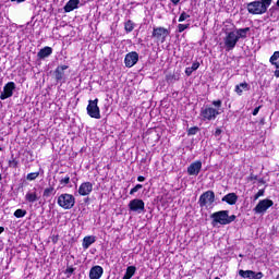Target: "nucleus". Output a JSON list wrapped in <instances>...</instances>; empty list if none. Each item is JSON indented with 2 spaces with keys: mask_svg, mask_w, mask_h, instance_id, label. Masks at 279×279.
<instances>
[{
  "mask_svg": "<svg viewBox=\"0 0 279 279\" xmlns=\"http://www.w3.org/2000/svg\"><path fill=\"white\" fill-rule=\"evenodd\" d=\"M189 27H190V24H179L178 25V32L180 34H182V32H184L185 29H189Z\"/></svg>",
  "mask_w": 279,
  "mask_h": 279,
  "instance_id": "35",
  "label": "nucleus"
},
{
  "mask_svg": "<svg viewBox=\"0 0 279 279\" xmlns=\"http://www.w3.org/2000/svg\"><path fill=\"white\" fill-rule=\"evenodd\" d=\"M77 5H80V0H70L64 5V12H73V10H77Z\"/></svg>",
  "mask_w": 279,
  "mask_h": 279,
  "instance_id": "20",
  "label": "nucleus"
},
{
  "mask_svg": "<svg viewBox=\"0 0 279 279\" xmlns=\"http://www.w3.org/2000/svg\"><path fill=\"white\" fill-rule=\"evenodd\" d=\"M14 90H16V84L14 82L7 83L3 87V92L0 94V99L2 101L10 99V97L14 95Z\"/></svg>",
  "mask_w": 279,
  "mask_h": 279,
  "instance_id": "10",
  "label": "nucleus"
},
{
  "mask_svg": "<svg viewBox=\"0 0 279 279\" xmlns=\"http://www.w3.org/2000/svg\"><path fill=\"white\" fill-rule=\"evenodd\" d=\"M38 199H40V195H38V190L36 187L28 191L25 195V201L28 202V204H34L35 202H38Z\"/></svg>",
  "mask_w": 279,
  "mask_h": 279,
  "instance_id": "15",
  "label": "nucleus"
},
{
  "mask_svg": "<svg viewBox=\"0 0 279 279\" xmlns=\"http://www.w3.org/2000/svg\"><path fill=\"white\" fill-rule=\"evenodd\" d=\"M252 274H254V270H239V276H241V278L250 279Z\"/></svg>",
  "mask_w": 279,
  "mask_h": 279,
  "instance_id": "27",
  "label": "nucleus"
},
{
  "mask_svg": "<svg viewBox=\"0 0 279 279\" xmlns=\"http://www.w3.org/2000/svg\"><path fill=\"white\" fill-rule=\"evenodd\" d=\"M95 236L93 235H87L83 239V250H88V247H90L93 245V243H95Z\"/></svg>",
  "mask_w": 279,
  "mask_h": 279,
  "instance_id": "21",
  "label": "nucleus"
},
{
  "mask_svg": "<svg viewBox=\"0 0 279 279\" xmlns=\"http://www.w3.org/2000/svg\"><path fill=\"white\" fill-rule=\"evenodd\" d=\"M136 274L135 266H129L122 279H131Z\"/></svg>",
  "mask_w": 279,
  "mask_h": 279,
  "instance_id": "23",
  "label": "nucleus"
},
{
  "mask_svg": "<svg viewBox=\"0 0 279 279\" xmlns=\"http://www.w3.org/2000/svg\"><path fill=\"white\" fill-rule=\"evenodd\" d=\"M251 180H258V175L252 174V175H251Z\"/></svg>",
  "mask_w": 279,
  "mask_h": 279,
  "instance_id": "45",
  "label": "nucleus"
},
{
  "mask_svg": "<svg viewBox=\"0 0 279 279\" xmlns=\"http://www.w3.org/2000/svg\"><path fill=\"white\" fill-rule=\"evenodd\" d=\"M243 90H250V84H247L246 82L240 83L235 86L236 95H243Z\"/></svg>",
  "mask_w": 279,
  "mask_h": 279,
  "instance_id": "22",
  "label": "nucleus"
},
{
  "mask_svg": "<svg viewBox=\"0 0 279 279\" xmlns=\"http://www.w3.org/2000/svg\"><path fill=\"white\" fill-rule=\"evenodd\" d=\"M53 191H54L53 186L45 189L43 193V197H46V198L51 197V195H53Z\"/></svg>",
  "mask_w": 279,
  "mask_h": 279,
  "instance_id": "29",
  "label": "nucleus"
},
{
  "mask_svg": "<svg viewBox=\"0 0 279 279\" xmlns=\"http://www.w3.org/2000/svg\"><path fill=\"white\" fill-rule=\"evenodd\" d=\"M186 19H191V15H189L186 12H182L179 17V23H183V21H186Z\"/></svg>",
  "mask_w": 279,
  "mask_h": 279,
  "instance_id": "34",
  "label": "nucleus"
},
{
  "mask_svg": "<svg viewBox=\"0 0 279 279\" xmlns=\"http://www.w3.org/2000/svg\"><path fill=\"white\" fill-rule=\"evenodd\" d=\"M250 279H263V272L253 271V274L250 276Z\"/></svg>",
  "mask_w": 279,
  "mask_h": 279,
  "instance_id": "36",
  "label": "nucleus"
},
{
  "mask_svg": "<svg viewBox=\"0 0 279 279\" xmlns=\"http://www.w3.org/2000/svg\"><path fill=\"white\" fill-rule=\"evenodd\" d=\"M259 2L265 7V11L267 12V8L271 5V0H259Z\"/></svg>",
  "mask_w": 279,
  "mask_h": 279,
  "instance_id": "37",
  "label": "nucleus"
},
{
  "mask_svg": "<svg viewBox=\"0 0 279 279\" xmlns=\"http://www.w3.org/2000/svg\"><path fill=\"white\" fill-rule=\"evenodd\" d=\"M221 129H217L216 131H215V136H221Z\"/></svg>",
  "mask_w": 279,
  "mask_h": 279,
  "instance_id": "40",
  "label": "nucleus"
},
{
  "mask_svg": "<svg viewBox=\"0 0 279 279\" xmlns=\"http://www.w3.org/2000/svg\"><path fill=\"white\" fill-rule=\"evenodd\" d=\"M197 132H199V128L192 126L189 129L187 134H189V136H195V134H197Z\"/></svg>",
  "mask_w": 279,
  "mask_h": 279,
  "instance_id": "31",
  "label": "nucleus"
},
{
  "mask_svg": "<svg viewBox=\"0 0 279 279\" xmlns=\"http://www.w3.org/2000/svg\"><path fill=\"white\" fill-rule=\"evenodd\" d=\"M97 104H99V99H97V98L95 100L88 101L87 114L92 119H101V111L99 110V106Z\"/></svg>",
  "mask_w": 279,
  "mask_h": 279,
  "instance_id": "8",
  "label": "nucleus"
},
{
  "mask_svg": "<svg viewBox=\"0 0 279 279\" xmlns=\"http://www.w3.org/2000/svg\"><path fill=\"white\" fill-rule=\"evenodd\" d=\"M101 276H104V267L97 265L90 268L89 279H99Z\"/></svg>",
  "mask_w": 279,
  "mask_h": 279,
  "instance_id": "16",
  "label": "nucleus"
},
{
  "mask_svg": "<svg viewBox=\"0 0 279 279\" xmlns=\"http://www.w3.org/2000/svg\"><path fill=\"white\" fill-rule=\"evenodd\" d=\"M0 151H3V148H2V147H0Z\"/></svg>",
  "mask_w": 279,
  "mask_h": 279,
  "instance_id": "49",
  "label": "nucleus"
},
{
  "mask_svg": "<svg viewBox=\"0 0 279 279\" xmlns=\"http://www.w3.org/2000/svg\"><path fill=\"white\" fill-rule=\"evenodd\" d=\"M124 29H125L126 34H130L131 32H134V22H132L131 20L125 22Z\"/></svg>",
  "mask_w": 279,
  "mask_h": 279,
  "instance_id": "25",
  "label": "nucleus"
},
{
  "mask_svg": "<svg viewBox=\"0 0 279 279\" xmlns=\"http://www.w3.org/2000/svg\"><path fill=\"white\" fill-rule=\"evenodd\" d=\"M51 53H53V48L46 46L37 52V58H38V60H45V58H49V56H51Z\"/></svg>",
  "mask_w": 279,
  "mask_h": 279,
  "instance_id": "17",
  "label": "nucleus"
},
{
  "mask_svg": "<svg viewBox=\"0 0 279 279\" xmlns=\"http://www.w3.org/2000/svg\"><path fill=\"white\" fill-rule=\"evenodd\" d=\"M214 106V107H213ZM221 106H223V102L218 99L214 100L210 105H206L201 109V117L203 121H215L223 110H221Z\"/></svg>",
  "mask_w": 279,
  "mask_h": 279,
  "instance_id": "2",
  "label": "nucleus"
},
{
  "mask_svg": "<svg viewBox=\"0 0 279 279\" xmlns=\"http://www.w3.org/2000/svg\"><path fill=\"white\" fill-rule=\"evenodd\" d=\"M258 112H260V106L256 107V108L253 110V117H256V114H258Z\"/></svg>",
  "mask_w": 279,
  "mask_h": 279,
  "instance_id": "39",
  "label": "nucleus"
},
{
  "mask_svg": "<svg viewBox=\"0 0 279 279\" xmlns=\"http://www.w3.org/2000/svg\"><path fill=\"white\" fill-rule=\"evenodd\" d=\"M9 167H12V169H16V167H19V161L16 160H10L9 161Z\"/></svg>",
  "mask_w": 279,
  "mask_h": 279,
  "instance_id": "38",
  "label": "nucleus"
},
{
  "mask_svg": "<svg viewBox=\"0 0 279 279\" xmlns=\"http://www.w3.org/2000/svg\"><path fill=\"white\" fill-rule=\"evenodd\" d=\"M271 206H274V201L264 198L254 207L253 213H255V215H265Z\"/></svg>",
  "mask_w": 279,
  "mask_h": 279,
  "instance_id": "7",
  "label": "nucleus"
},
{
  "mask_svg": "<svg viewBox=\"0 0 279 279\" xmlns=\"http://www.w3.org/2000/svg\"><path fill=\"white\" fill-rule=\"evenodd\" d=\"M210 218L213 219V226H230L233 221L236 220V216L231 215L229 210H220L211 214Z\"/></svg>",
  "mask_w": 279,
  "mask_h": 279,
  "instance_id": "3",
  "label": "nucleus"
},
{
  "mask_svg": "<svg viewBox=\"0 0 279 279\" xmlns=\"http://www.w3.org/2000/svg\"><path fill=\"white\" fill-rule=\"evenodd\" d=\"M247 34H250V27L235 28L234 31L227 32L223 38L226 51H232L241 38H247Z\"/></svg>",
  "mask_w": 279,
  "mask_h": 279,
  "instance_id": "1",
  "label": "nucleus"
},
{
  "mask_svg": "<svg viewBox=\"0 0 279 279\" xmlns=\"http://www.w3.org/2000/svg\"><path fill=\"white\" fill-rule=\"evenodd\" d=\"M2 232H5V228L0 227V234H2Z\"/></svg>",
  "mask_w": 279,
  "mask_h": 279,
  "instance_id": "46",
  "label": "nucleus"
},
{
  "mask_svg": "<svg viewBox=\"0 0 279 279\" xmlns=\"http://www.w3.org/2000/svg\"><path fill=\"white\" fill-rule=\"evenodd\" d=\"M143 189V184H136L133 189L130 191V195H134V193H138Z\"/></svg>",
  "mask_w": 279,
  "mask_h": 279,
  "instance_id": "33",
  "label": "nucleus"
},
{
  "mask_svg": "<svg viewBox=\"0 0 279 279\" xmlns=\"http://www.w3.org/2000/svg\"><path fill=\"white\" fill-rule=\"evenodd\" d=\"M221 202H226L229 206H234L239 202V196L235 193H229L222 197Z\"/></svg>",
  "mask_w": 279,
  "mask_h": 279,
  "instance_id": "18",
  "label": "nucleus"
},
{
  "mask_svg": "<svg viewBox=\"0 0 279 279\" xmlns=\"http://www.w3.org/2000/svg\"><path fill=\"white\" fill-rule=\"evenodd\" d=\"M215 279H221V278H219V277H215Z\"/></svg>",
  "mask_w": 279,
  "mask_h": 279,
  "instance_id": "50",
  "label": "nucleus"
},
{
  "mask_svg": "<svg viewBox=\"0 0 279 279\" xmlns=\"http://www.w3.org/2000/svg\"><path fill=\"white\" fill-rule=\"evenodd\" d=\"M12 2L23 3L25 0H11Z\"/></svg>",
  "mask_w": 279,
  "mask_h": 279,
  "instance_id": "44",
  "label": "nucleus"
},
{
  "mask_svg": "<svg viewBox=\"0 0 279 279\" xmlns=\"http://www.w3.org/2000/svg\"><path fill=\"white\" fill-rule=\"evenodd\" d=\"M38 175H40V172H31L26 175V180L33 182V180H36V178H38Z\"/></svg>",
  "mask_w": 279,
  "mask_h": 279,
  "instance_id": "30",
  "label": "nucleus"
},
{
  "mask_svg": "<svg viewBox=\"0 0 279 279\" xmlns=\"http://www.w3.org/2000/svg\"><path fill=\"white\" fill-rule=\"evenodd\" d=\"M137 182H145V177L143 175L137 177Z\"/></svg>",
  "mask_w": 279,
  "mask_h": 279,
  "instance_id": "41",
  "label": "nucleus"
},
{
  "mask_svg": "<svg viewBox=\"0 0 279 279\" xmlns=\"http://www.w3.org/2000/svg\"><path fill=\"white\" fill-rule=\"evenodd\" d=\"M57 204L63 210H71L75 206V196L73 194L63 193L58 196Z\"/></svg>",
  "mask_w": 279,
  "mask_h": 279,
  "instance_id": "4",
  "label": "nucleus"
},
{
  "mask_svg": "<svg viewBox=\"0 0 279 279\" xmlns=\"http://www.w3.org/2000/svg\"><path fill=\"white\" fill-rule=\"evenodd\" d=\"M277 5H278V8H279V0L277 1Z\"/></svg>",
  "mask_w": 279,
  "mask_h": 279,
  "instance_id": "48",
  "label": "nucleus"
},
{
  "mask_svg": "<svg viewBox=\"0 0 279 279\" xmlns=\"http://www.w3.org/2000/svg\"><path fill=\"white\" fill-rule=\"evenodd\" d=\"M93 193V183L90 182H84L78 187V195L82 197H86V195H89Z\"/></svg>",
  "mask_w": 279,
  "mask_h": 279,
  "instance_id": "14",
  "label": "nucleus"
},
{
  "mask_svg": "<svg viewBox=\"0 0 279 279\" xmlns=\"http://www.w3.org/2000/svg\"><path fill=\"white\" fill-rule=\"evenodd\" d=\"M247 12L250 14H265V12L267 11L265 10L263 3L258 1H253L247 4Z\"/></svg>",
  "mask_w": 279,
  "mask_h": 279,
  "instance_id": "11",
  "label": "nucleus"
},
{
  "mask_svg": "<svg viewBox=\"0 0 279 279\" xmlns=\"http://www.w3.org/2000/svg\"><path fill=\"white\" fill-rule=\"evenodd\" d=\"M1 180H3V177L0 174V182H1Z\"/></svg>",
  "mask_w": 279,
  "mask_h": 279,
  "instance_id": "47",
  "label": "nucleus"
},
{
  "mask_svg": "<svg viewBox=\"0 0 279 279\" xmlns=\"http://www.w3.org/2000/svg\"><path fill=\"white\" fill-rule=\"evenodd\" d=\"M73 271H75V269H73V268H68L66 269V274H73Z\"/></svg>",
  "mask_w": 279,
  "mask_h": 279,
  "instance_id": "42",
  "label": "nucleus"
},
{
  "mask_svg": "<svg viewBox=\"0 0 279 279\" xmlns=\"http://www.w3.org/2000/svg\"><path fill=\"white\" fill-rule=\"evenodd\" d=\"M87 1H94V0H87Z\"/></svg>",
  "mask_w": 279,
  "mask_h": 279,
  "instance_id": "51",
  "label": "nucleus"
},
{
  "mask_svg": "<svg viewBox=\"0 0 279 279\" xmlns=\"http://www.w3.org/2000/svg\"><path fill=\"white\" fill-rule=\"evenodd\" d=\"M171 3H173V5H178V3H180V0H171Z\"/></svg>",
  "mask_w": 279,
  "mask_h": 279,
  "instance_id": "43",
  "label": "nucleus"
},
{
  "mask_svg": "<svg viewBox=\"0 0 279 279\" xmlns=\"http://www.w3.org/2000/svg\"><path fill=\"white\" fill-rule=\"evenodd\" d=\"M171 34V31L162 27V26H158V27H154L153 28V35L151 37L155 38L157 40V43H166L167 38H169V35Z\"/></svg>",
  "mask_w": 279,
  "mask_h": 279,
  "instance_id": "6",
  "label": "nucleus"
},
{
  "mask_svg": "<svg viewBox=\"0 0 279 279\" xmlns=\"http://www.w3.org/2000/svg\"><path fill=\"white\" fill-rule=\"evenodd\" d=\"M66 69H69V65H60L56 69L54 77L57 82H62V80H64V71H66Z\"/></svg>",
  "mask_w": 279,
  "mask_h": 279,
  "instance_id": "19",
  "label": "nucleus"
},
{
  "mask_svg": "<svg viewBox=\"0 0 279 279\" xmlns=\"http://www.w3.org/2000/svg\"><path fill=\"white\" fill-rule=\"evenodd\" d=\"M138 62V52L131 51L125 54L124 64L126 69H132Z\"/></svg>",
  "mask_w": 279,
  "mask_h": 279,
  "instance_id": "12",
  "label": "nucleus"
},
{
  "mask_svg": "<svg viewBox=\"0 0 279 279\" xmlns=\"http://www.w3.org/2000/svg\"><path fill=\"white\" fill-rule=\"evenodd\" d=\"M201 171H202V160L193 161L187 167V174H190V175L197 177V175H199Z\"/></svg>",
  "mask_w": 279,
  "mask_h": 279,
  "instance_id": "13",
  "label": "nucleus"
},
{
  "mask_svg": "<svg viewBox=\"0 0 279 279\" xmlns=\"http://www.w3.org/2000/svg\"><path fill=\"white\" fill-rule=\"evenodd\" d=\"M265 196V190H259L253 197V202H257L259 197Z\"/></svg>",
  "mask_w": 279,
  "mask_h": 279,
  "instance_id": "32",
  "label": "nucleus"
},
{
  "mask_svg": "<svg viewBox=\"0 0 279 279\" xmlns=\"http://www.w3.org/2000/svg\"><path fill=\"white\" fill-rule=\"evenodd\" d=\"M213 204H215V192L206 191L198 198L199 208H213Z\"/></svg>",
  "mask_w": 279,
  "mask_h": 279,
  "instance_id": "5",
  "label": "nucleus"
},
{
  "mask_svg": "<svg viewBox=\"0 0 279 279\" xmlns=\"http://www.w3.org/2000/svg\"><path fill=\"white\" fill-rule=\"evenodd\" d=\"M197 69H199V62L196 61L192 64V66L185 69V75L191 77V75H193V71H197Z\"/></svg>",
  "mask_w": 279,
  "mask_h": 279,
  "instance_id": "24",
  "label": "nucleus"
},
{
  "mask_svg": "<svg viewBox=\"0 0 279 279\" xmlns=\"http://www.w3.org/2000/svg\"><path fill=\"white\" fill-rule=\"evenodd\" d=\"M129 210L130 213H136L137 215L145 213V202L141 198L130 201Z\"/></svg>",
  "mask_w": 279,
  "mask_h": 279,
  "instance_id": "9",
  "label": "nucleus"
},
{
  "mask_svg": "<svg viewBox=\"0 0 279 279\" xmlns=\"http://www.w3.org/2000/svg\"><path fill=\"white\" fill-rule=\"evenodd\" d=\"M59 183H60V186L63 189V186L71 184V177L65 175L64 178L60 179Z\"/></svg>",
  "mask_w": 279,
  "mask_h": 279,
  "instance_id": "28",
  "label": "nucleus"
},
{
  "mask_svg": "<svg viewBox=\"0 0 279 279\" xmlns=\"http://www.w3.org/2000/svg\"><path fill=\"white\" fill-rule=\"evenodd\" d=\"M13 215H14V217H16V219H23V217H25V215H27V210L16 209Z\"/></svg>",
  "mask_w": 279,
  "mask_h": 279,
  "instance_id": "26",
  "label": "nucleus"
}]
</instances>
